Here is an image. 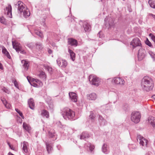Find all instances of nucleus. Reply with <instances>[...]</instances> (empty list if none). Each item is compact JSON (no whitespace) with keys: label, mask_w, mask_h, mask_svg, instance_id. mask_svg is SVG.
I'll list each match as a JSON object with an SVG mask.
<instances>
[{"label":"nucleus","mask_w":155,"mask_h":155,"mask_svg":"<svg viewBox=\"0 0 155 155\" xmlns=\"http://www.w3.org/2000/svg\"><path fill=\"white\" fill-rule=\"evenodd\" d=\"M141 86L144 91H148L152 90L153 87V79L148 76L144 77L141 81Z\"/></svg>","instance_id":"1"},{"label":"nucleus","mask_w":155,"mask_h":155,"mask_svg":"<svg viewBox=\"0 0 155 155\" xmlns=\"http://www.w3.org/2000/svg\"><path fill=\"white\" fill-rule=\"evenodd\" d=\"M15 7L17 8L18 12L20 13L23 12V15L25 17H29L30 14L29 10L26 5L21 1H19L15 4Z\"/></svg>","instance_id":"2"},{"label":"nucleus","mask_w":155,"mask_h":155,"mask_svg":"<svg viewBox=\"0 0 155 155\" xmlns=\"http://www.w3.org/2000/svg\"><path fill=\"white\" fill-rule=\"evenodd\" d=\"M61 114L64 118L67 120L72 119L75 115L73 111L67 107L63 109Z\"/></svg>","instance_id":"3"},{"label":"nucleus","mask_w":155,"mask_h":155,"mask_svg":"<svg viewBox=\"0 0 155 155\" xmlns=\"http://www.w3.org/2000/svg\"><path fill=\"white\" fill-rule=\"evenodd\" d=\"M141 115L139 112L134 111L131 115V120L134 123L137 124L140 121Z\"/></svg>","instance_id":"4"},{"label":"nucleus","mask_w":155,"mask_h":155,"mask_svg":"<svg viewBox=\"0 0 155 155\" xmlns=\"http://www.w3.org/2000/svg\"><path fill=\"white\" fill-rule=\"evenodd\" d=\"M89 81L91 84L92 85L97 86L99 85L100 82L99 79L96 76L91 75L89 78Z\"/></svg>","instance_id":"5"},{"label":"nucleus","mask_w":155,"mask_h":155,"mask_svg":"<svg viewBox=\"0 0 155 155\" xmlns=\"http://www.w3.org/2000/svg\"><path fill=\"white\" fill-rule=\"evenodd\" d=\"M130 45H132L133 49L137 47H141V44L140 39L137 38H136L133 39L130 43Z\"/></svg>","instance_id":"6"},{"label":"nucleus","mask_w":155,"mask_h":155,"mask_svg":"<svg viewBox=\"0 0 155 155\" xmlns=\"http://www.w3.org/2000/svg\"><path fill=\"white\" fill-rule=\"evenodd\" d=\"M138 141H139L140 144L143 147H146L147 145V141L140 135H138L137 136Z\"/></svg>","instance_id":"7"},{"label":"nucleus","mask_w":155,"mask_h":155,"mask_svg":"<svg viewBox=\"0 0 155 155\" xmlns=\"http://www.w3.org/2000/svg\"><path fill=\"white\" fill-rule=\"evenodd\" d=\"M23 152L26 155H29V152L28 150L29 144L28 142L24 141H23L21 145Z\"/></svg>","instance_id":"8"},{"label":"nucleus","mask_w":155,"mask_h":155,"mask_svg":"<svg viewBox=\"0 0 155 155\" xmlns=\"http://www.w3.org/2000/svg\"><path fill=\"white\" fill-rule=\"evenodd\" d=\"M57 63L58 65L62 68H65L68 64L67 61L58 58L57 60Z\"/></svg>","instance_id":"9"},{"label":"nucleus","mask_w":155,"mask_h":155,"mask_svg":"<svg viewBox=\"0 0 155 155\" xmlns=\"http://www.w3.org/2000/svg\"><path fill=\"white\" fill-rule=\"evenodd\" d=\"M145 50L141 47L139 50L138 54V59L139 61L142 60L145 57Z\"/></svg>","instance_id":"10"},{"label":"nucleus","mask_w":155,"mask_h":155,"mask_svg":"<svg viewBox=\"0 0 155 155\" xmlns=\"http://www.w3.org/2000/svg\"><path fill=\"white\" fill-rule=\"evenodd\" d=\"M12 6L10 5H8L4 9L5 14L9 18H11L12 16Z\"/></svg>","instance_id":"11"},{"label":"nucleus","mask_w":155,"mask_h":155,"mask_svg":"<svg viewBox=\"0 0 155 155\" xmlns=\"http://www.w3.org/2000/svg\"><path fill=\"white\" fill-rule=\"evenodd\" d=\"M105 22L106 23L105 25H108L109 27H110L111 26H113L114 24V20L110 16H108L106 17L104 20Z\"/></svg>","instance_id":"12"},{"label":"nucleus","mask_w":155,"mask_h":155,"mask_svg":"<svg viewBox=\"0 0 155 155\" xmlns=\"http://www.w3.org/2000/svg\"><path fill=\"white\" fill-rule=\"evenodd\" d=\"M114 81L115 84H120L121 85H124L125 83L124 81L122 78H115Z\"/></svg>","instance_id":"13"},{"label":"nucleus","mask_w":155,"mask_h":155,"mask_svg":"<svg viewBox=\"0 0 155 155\" xmlns=\"http://www.w3.org/2000/svg\"><path fill=\"white\" fill-rule=\"evenodd\" d=\"M69 96L70 98L73 102H76L77 101L78 97L75 93L69 92Z\"/></svg>","instance_id":"14"},{"label":"nucleus","mask_w":155,"mask_h":155,"mask_svg":"<svg viewBox=\"0 0 155 155\" xmlns=\"http://www.w3.org/2000/svg\"><path fill=\"white\" fill-rule=\"evenodd\" d=\"M28 104L29 108L32 110L35 108V104L33 98H30L28 101Z\"/></svg>","instance_id":"15"},{"label":"nucleus","mask_w":155,"mask_h":155,"mask_svg":"<svg viewBox=\"0 0 155 155\" xmlns=\"http://www.w3.org/2000/svg\"><path fill=\"white\" fill-rule=\"evenodd\" d=\"M12 43L13 48L16 50L17 52H19V50L21 48L20 44L18 42L14 44L13 41H12Z\"/></svg>","instance_id":"16"},{"label":"nucleus","mask_w":155,"mask_h":155,"mask_svg":"<svg viewBox=\"0 0 155 155\" xmlns=\"http://www.w3.org/2000/svg\"><path fill=\"white\" fill-rule=\"evenodd\" d=\"M68 44L71 46H76L78 44L77 41L72 38H68Z\"/></svg>","instance_id":"17"},{"label":"nucleus","mask_w":155,"mask_h":155,"mask_svg":"<svg viewBox=\"0 0 155 155\" xmlns=\"http://www.w3.org/2000/svg\"><path fill=\"white\" fill-rule=\"evenodd\" d=\"M48 135L50 138H53L54 137L56 138V134L55 132L53 129H51L48 131Z\"/></svg>","instance_id":"18"},{"label":"nucleus","mask_w":155,"mask_h":155,"mask_svg":"<svg viewBox=\"0 0 155 155\" xmlns=\"http://www.w3.org/2000/svg\"><path fill=\"white\" fill-rule=\"evenodd\" d=\"M1 48L2 53L4 54L8 58L10 59L11 58V56L6 48L3 46H2Z\"/></svg>","instance_id":"19"},{"label":"nucleus","mask_w":155,"mask_h":155,"mask_svg":"<svg viewBox=\"0 0 155 155\" xmlns=\"http://www.w3.org/2000/svg\"><path fill=\"white\" fill-rule=\"evenodd\" d=\"M97 98V96L95 93H92L87 95V98L90 100H94Z\"/></svg>","instance_id":"20"},{"label":"nucleus","mask_w":155,"mask_h":155,"mask_svg":"<svg viewBox=\"0 0 155 155\" xmlns=\"http://www.w3.org/2000/svg\"><path fill=\"white\" fill-rule=\"evenodd\" d=\"M148 122L153 127H155V117H150L148 120Z\"/></svg>","instance_id":"21"},{"label":"nucleus","mask_w":155,"mask_h":155,"mask_svg":"<svg viewBox=\"0 0 155 155\" xmlns=\"http://www.w3.org/2000/svg\"><path fill=\"white\" fill-rule=\"evenodd\" d=\"M102 149V152L105 154H107L109 152V148L107 144L104 143L103 144Z\"/></svg>","instance_id":"22"},{"label":"nucleus","mask_w":155,"mask_h":155,"mask_svg":"<svg viewBox=\"0 0 155 155\" xmlns=\"http://www.w3.org/2000/svg\"><path fill=\"white\" fill-rule=\"evenodd\" d=\"M68 52L70 54L71 59L74 61L75 60V54L74 53L70 48L68 49Z\"/></svg>","instance_id":"23"},{"label":"nucleus","mask_w":155,"mask_h":155,"mask_svg":"<svg viewBox=\"0 0 155 155\" xmlns=\"http://www.w3.org/2000/svg\"><path fill=\"white\" fill-rule=\"evenodd\" d=\"M83 26L85 31H89L90 30V26L86 21H85L83 23Z\"/></svg>","instance_id":"24"},{"label":"nucleus","mask_w":155,"mask_h":155,"mask_svg":"<svg viewBox=\"0 0 155 155\" xmlns=\"http://www.w3.org/2000/svg\"><path fill=\"white\" fill-rule=\"evenodd\" d=\"M89 135L86 132H83L81 134L80 138L81 139H84L85 138L89 137Z\"/></svg>","instance_id":"25"},{"label":"nucleus","mask_w":155,"mask_h":155,"mask_svg":"<svg viewBox=\"0 0 155 155\" xmlns=\"http://www.w3.org/2000/svg\"><path fill=\"white\" fill-rule=\"evenodd\" d=\"M21 63L23 64V66L25 69L27 70L28 69L29 66L28 61L23 60L21 61Z\"/></svg>","instance_id":"26"},{"label":"nucleus","mask_w":155,"mask_h":155,"mask_svg":"<svg viewBox=\"0 0 155 155\" xmlns=\"http://www.w3.org/2000/svg\"><path fill=\"white\" fill-rule=\"evenodd\" d=\"M1 100L3 104L7 108H10L11 107V105L8 103L6 100L4 98L2 99Z\"/></svg>","instance_id":"27"},{"label":"nucleus","mask_w":155,"mask_h":155,"mask_svg":"<svg viewBox=\"0 0 155 155\" xmlns=\"http://www.w3.org/2000/svg\"><path fill=\"white\" fill-rule=\"evenodd\" d=\"M99 121L101 125H104L107 124V122L104 119L102 116L99 115Z\"/></svg>","instance_id":"28"},{"label":"nucleus","mask_w":155,"mask_h":155,"mask_svg":"<svg viewBox=\"0 0 155 155\" xmlns=\"http://www.w3.org/2000/svg\"><path fill=\"white\" fill-rule=\"evenodd\" d=\"M41 115L43 117H45L46 118H48L49 117V113L46 110H43L41 113Z\"/></svg>","instance_id":"29"},{"label":"nucleus","mask_w":155,"mask_h":155,"mask_svg":"<svg viewBox=\"0 0 155 155\" xmlns=\"http://www.w3.org/2000/svg\"><path fill=\"white\" fill-rule=\"evenodd\" d=\"M46 145L47 151H48V153H49L52 150V147H51V145L50 144H49L47 143H46Z\"/></svg>","instance_id":"30"},{"label":"nucleus","mask_w":155,"mask_h":155,"mask_svg":"<svg viewBox=\"0 0 155 155\" xmlns=\"http://www.w3.org/2000/svg\"><path fill=\"white\" fill-rule=\"evenodd\" d=\"M148 3L151 8H155V0H149Z\"/></svg>","instance_id":"31"},{"label":"nucleus","mask_w":155,"mask_h":155,"mask_svg":"<svg viewBox=\"0 0 155 155\" xmlns=\"http://www.w3.org/2000/svg\"><path fill=\"white\" fill-rule=\"evenodd\" d=\"M23 128L27 131H29L31 129L30 127L26 123H23Z\"/></svg>","instance_id":"32"},{"label":"nucleus","mask_w":155,"mask_h":155,"mask_svg":"<svg viewBox=\"0 0 155 155\" xmlns=\"http://www.w3.org/2000/svg\"><path fill=\"white\" fill-rule=\"evenodd\" d=\"M35 33L37 35L39 36L40 38H42L43 37V35L41 31L38 30H36L35 31Z\"/></svg>","instance_id":"33"},{"label":"nucleus","mask_w":155,"mask_h":155,"mask_svg":"<svg viewBox=\"0 0 155 155\" xmlns=\"http://www.w3.org/2000/svg\"><path fill=\"white\" fill-rule=\"evenodd\" d=\"M39 77L40 78L43 79H45L46 78L45 73L43 71H41L40 72L39 74Z\"/></svg>","instance_id":"34"},{"label":"nucleus","mask_w":155,"mask_h":155,"mask_svg":"<svg viewBox=\"0 0 155 155\" xmlns=\"http://www.w3.org/2000/svg\"><path fill=\"white\" fill-rule=\"evenodd\" d=\"M36 47L37 48L41 50L43 48L42 44L40 43H37L36 44Z\"/></svg>","instance_id":"35"},{"label":"nucleus","mask_w":155,"mask_h":155,"mask_svg":"<svg viewBox=\"0 0 155 155\" xmlns=\"http://www.w3.org/2000/svg\"><path fill=\"white\" fill-rule=\"evenodd\" d=\"M15 110L19 114L20 116L22 117V119H24V117L23 116L22 113L18 109L15 108Z\"/></svg>","instance_id":"36"},{"label":"nucleus","mask_w":155,"mask_h":155,"mask_svg":"<svg viewBox=\"0 0 155 155\" xmlns=\"http://www.w3.org/2000/svg\"><path fill=\"white\" fill-rule=\"evenodd\" d=\"M88 145L89 148L91 151H92L94 148V146L93 145H91V143H88L87 144Z\"/></svg>","instance_id":"37"},{"label":"nucleus","mask_w":155,"mask_h":155,"mask_svg":"<svg viewBox=\"0 0 155 155\" xmlns=\"http://www.w3.org/2000/svg\"><path fill=\"white\" fill-rule=\"evenodd\" d=\"M149 54L152 58H153L154 60L155 59V54L153 53L152 51H149Z\"/></svg>","instance_id":"38"},{"label":"nucleus","mask_w":155,"mask_h":155,"mask_svg":"<svg viewBox=\"0 0 155 155\" xmlns=\"http://www.w3.org/2000/svg\"><path fill=\"white\" fill-rule=\"evenodd\" d=\"M27 46L29 47V48L31 49L32 48L34 47V45L33 43H30L28 44L27 45Z\"/></svg>","instance_id":"39"},{"label":"nucleus","mask_w":155,"mask_h":155,"mask_svg":"<svg viewBox=\"0 0 155 155\" xmlns=\"http://www.w3.org/2000/svg\"><path fill=\"white\" fill-rule=\"evenodd\" d=\"M46 69L50 73H51L52 70V68L49 66H46Z\"/></svg>","instance_id":"40"},{"label":"nucleus","mask_w":155,"mask_h":155,"mask_svg":"<svg viewBox=\"0 0 155 155\" xmlns=\"http://www.w3.org/2000/svg\"><path fill=\"white\" fill-rule=\"evenodd\" d=\"M146 44L149 47H150L152 46L151 43L149 41L147 38L146 41Z\"/></svg>","instance_id":"41"},{"label":"nucleus","mask_w":155,"mask_h":155,"mask_svg":"<svg viewBox=\"0 0 155 155\" xmlns=\"http://www.w3.org/2000/svg\"><path fill=\"white\" fill-rule=\"evenodd\" d=\"M35 82L37 83L39 85V86H41L43 84L42 82L38 79H35Z\"/></svg>","instance_id":"42"},{"label":"nucleus","mask_w":155,"mask_h":155,"mask_svg":"<svg viewBox=\"0 0 155 155\" xmlns=\"http://www.w3.org/2000/svg\"><path fill=\"white\" fill-rule=\"evenodd\" d=\"M0 21L3 24H5V19L3 17L0 18Z\"/></svg>","instance_id":"43"},{"label":"nucleus","mask_w":155,"mask_h":155,"mask_svg":"<svg viewBox=\"0 0 155 155\" xmlns=\"http://www.w3.org/2000/svg\"><path fill=\"white\" fill-rule=\"evenodd\" d=\"M19 51L20 52V53H22L23 54H26V52H25V51L24 50H23L21 48L19 50Z\"/></svg>","instance_id":"44"},{"label":"nucleus","mask_w":155,"mask_h":155,"mask_svg":"<svg viewBox=\"0 0 155 155\" xmlns=\"http://www.w3.org/2000/svg\"><path fill=\"white\" fill-rule=\"evenodd\" d=\"M89 117L91 119H93L94 118V117L93 115V114L92 112H91L90 114L89 115Z\"/></svg>","instance_id":"45"},{"label":"nucleus","mask_w":155,"mask_h":155,"mask_svg":"<svg viewBox=\"0 0 155 155\" xmlns=\"http://www.w3.org/2000/svg\"><path fill=\"white\" fill-rule=\"evenodd\" d=\"M14 83L15 86L17 88H18V85L17 82L16 81H14Z\"/></svg>","instance_id":"46"},{"label":"nucleus","mask_w":155,"mask_h":155,"mask_svg":"<svg viewBox=\"0 0 155 155\" xmlns=\"http://www.w3.org/2000/svg\"><path fill=\"white\" fill-rule=\"evenodd\" d=\"M88 143H85L84 145V147L86 148H87V149L89 148L88 145L87 144Z\"/></svg>","instance_id":"47"},{"label":"nucleus","mask_w":155,"mask_h":155,"mask_svg":"<svg viewBox=\"0 0 155 155\" xmlns=\"http://www.w3.org/2000/svg\"><path fill=\"white\" fill-rule=\"evenodd\" d=\"M49 107L51 109H52L53 108V105L52 104H49Z\"/></svg>","instance_id":"48"},{"label":"nucleus","mask_w":155,"mask_h":155,"mask_svg":"<svg viewBox=\"0 0 155 155\" xmlns=\"http://www.w3.org/2000/svg\"><path fill=\"white\" fill-rule=\"evenodd\" d=\"M101 32L100 31L98 33V34L97 35L98 37H99V38H101Z\"/></svg>","instance_id":"49"},{"label":"nucleus","mask_w":155,"mask_h":155,"mask_svg":"<svg viewBox=\"0 0 155 155\" xmlns=\"http://www.w3.org/2000/svg\"><path fill=\"white\" fill-rule=\"evenodd\" d=\"M4 89H5L4 90V91H5V93L9 94V91L6 89H5V88Z\"/></svg>","instance_id":"50"},{"label":"nucleus","mask_w":155,"mask_h":155,"mask_svg":"<svg viewBox=\"0 0 155 155\" xmlns=\"http://www.w3.org/2000/svg\"><path fill=\"white\" fill-rule=\"evenodd\" d=\"M149 15L150 16H152L153 18L154 19H155V15H154L152 14H149Z\"/></svg>","instance_id":"51"},{"label":"nucleus","mask_w":155,"mask_h":155,"mask_svg":"<svg viewBox=\"0 0 155 155\" xmlns=\"http://www.w3.org/2000/svg\"><path fill=\"white\" fill-rule=\"evenodd\" d=\"M8 145H9V147L12 149H13V147H11V145L10 144V143H9V142H8Z\"/></svg>","instance_id":"52"},{"label":"nucleus","mask_w":155,"mask_h":155,"mask_svg":"<svg viewBox=\"0 0 155 155\" xmlns=\"http://www.w3.org/2000/svg\"><path fill=\"white\" fill-rule=\"evenodd\" d=\"M48 52L49 54H51L52 52V51L51 49H49L48 51Z\"/></svg>","instance_id":"53"},{"label":"nucleus","mask_w":155,"mask_h":155,"mask_svg":"<svg viewBox=\"0 0 155 155\" xmlns=\"http://www.w3.org/2000/svg\"><path fill=\"white\" fill-rule=\"evenodd\" d=\"M0 69H3L2 65V64L1 63H0Z\"/></svg>","instance_id":"54"},{"label":"nucleus","mask_w":155,"mask_h":155,"mask_svg":"<svg viewBox=\"0 0 155 155\" xmlns=\"http://www.w3.org/2000/svg\"><path fill=\"white\" fill-rule=\"evenodd\" d=\"M153 98L155 100V95H154L153 96Z\"/></svg>","instance_id":"55"},{"label":"nucleus","mask_w":155,"mask_h":155,"mask_svg":"<svg viewBox=\"0 0 155 155\" xmlns=\"http://www.w3.org/2000/svg\"><path fill=\"white\" fill-rule=\"evenodd\" d=\"M43 25L44 26H45V23L44 22L43 23Z\"/></svg>","instance_id":"56"},{"label":"nucleus","mask_w":155,"mask_h":155,"mask_svg":"<svg viewBox=\"0 0 155 155\" xmlns=\"http://www.w3.org/2000/svg\"><path fill=\"white\" fill-rule=\"evenodd\" d=\"M27 79H28V81L29 82V80H28V78H27Z\"/></svg>","instance_id":"57"},{"label":"nucleus","mask_w":155,"mask_h":155,"mask_svg":"<svg viewBox=\"0 0 155 155\" xmlns=\"http://www.w3.org/2000/svg\"><path fill=\"white\" fill-rule=\"evenodd\" d=\"M123 1H125V0H123Z\"/></svg>","instance_id":"58"}]
</instances>
